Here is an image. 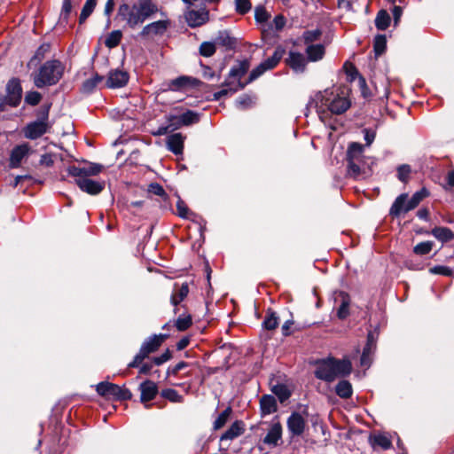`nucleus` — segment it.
<instances>
[{"label":"nucleus","instance_id":"1","mask_svg":"<svg viewBox=\"0 0 454 454\" xmlns=\"http://www.w3.org/2000/svg\"><path fill=\"white\" fill-rule=\"evenodd\" d=\"M308 106L315 108L320 120L325 121L330 114H344L351 106V101L344 89H326L317 92Z\"/></svg>","mask_w":454,"mask_h":454},{"label":"nucleus","instance_id":"2","mask_svg":"<svg viewBox=\"0 0 454 454\" xmlns=\"http://www.w3.org/2000/svg\"><path fill=\"white\" fill-rule=\"evenodd\" d=\"M158 12L164 15L153 0H135L132 4H121L118 8V16L132 29L153 19Z\"/></svg>","mask_w":454,"mask_h":454},{"label":"nucleus","instance_id":"3","mask_svg":"<svg viewBox=\"0 0 454 454\" xmlns=\"http://www.w3.org/2000/svg\"><path fill=\"white\" fill-rule=\"evenodd\" d=\"M102 169V165L90 162L83 167L69 166L67 172L69 176L74 177V183L82 192L97 195L104 190L105 183L92 180L90 176H97Z\"/></svg>","mask_w":454,"mask_h":454},{"label":"nucleus","instance_id":"4","mask_svg":"<svg viewBox=\"0 0 454 454\" xmlns=\"http://www.w3.org/2000/svg\"><path fill=\"white\" fill-rule=\"evenodd\" d=\"M351 371L352 364L348 359L328 357L317 363L315 376L321 380L333 382L337 378L349 375Z\"/></svg>","mask_w":454,"mask_h":454},{"label":"nucleus","instance_id":"5","mask_svg":"<svg viewBox=\"0 0 454 454\" xmlns=\"http://www.w3.org/2000/svg\"><path fill=\"white\" fill-rule=\"evenodd\" d=\"M364 152V146L359 143L352 142L348 145L346 153L347 173L348 176L360 179L367 176L370 165Z\"/></svg>","mask_w":454,"mask_h":454},{"label":"nucleus","instance_id":"6","mask_svg":"<svg viewBox=\"0 0 454 454\" xmlns=\"http://www.w3.org/2000/svg\"><path fill=\"white\" fill-rule=\"evenodd\" d=\"M248 69L249 62L247 60L239 61L238 64L234 65L229 72L228 80L223 83L224 88L214 93V99L219 100L229 93H234L239 90L244 89L248 82L242 83L240 79L246 74Z\"/></svg>","mask_w":454,"mask_h":454},{"label":"nucleus","instance_id":"7","mask_svg":"<svg viewBox=\"0 0 454 454\" xmlns=\"http://www.w3.org/2000/svg\"><path fill=\"white\" fill-rule=\"evenodd\" d=\"M63 73L64 66L59 60H48L34 75V83L37 88L54 85L61 79Z\"/></svg>","mask_w":454,"mask_h":454},{"label":"nucleus","instance_id":"8","mask_svg":"<svg viewBox=\"0 0 454 454\" xmlns=\"http://www.w3.org/2000/svg\"><path fill=\"white\" fill-rule=\"evenodd\" d=\"M168 338L167 334L153 335L146 339L140 347L138 353L135 356L132 362L128 366L129 368H137L143 361L149 356L151 353L155 352L161 343Z\"/></svg>","mask_w":454,"mask_h":454},{"label":"nucleus","instance_id":"9","mask_svg":"<svg viewBox=\"0 0 454 454\" xmlns=\"http://www.w3.org/2000/svg\"><path fill=\"white\" fill-rule=\"evenodd\" d=\"M96 391L103 397L118 401L129 400L132 397V394L128 388L108 381L99 382L96 386Z\"/></svg>","mask_w":454,"mask_h":454},{"label":"nucleus","instance_id":"10","mask_svg":"<svg viewBox=\"0 0 454 454\" xmlns=\"http://www.w3.org/2000/svg\"><path fill=\"white\" fill-rule=\"evenodd\" d=\"M285 54V50L282 47L276 48L271 57L268 58L254 68L248 77L247 82H252L258 77L262 75L266 71L271 70L277 67Z\"/></svg>","mask_w":454,"mask_h":454},{"label":"nucleus","instance_id":"11","mask_svg":"<svg viewBox=\"0 0 454 454\" xmlns=\"http://www.w3.org/2000/svg\"><path fill=\"white\" fill-rule=\"evenodd\" d=\"M170 26V20H160L145 25L139 33V36L145 39L163 35Z\"/></svg>","mask_w":454,"mask_h":454},{"label":"nucleus","instance_id":"12","mask_svg":"<svg viewBox=\"0 0 454 454\" xmlns=\"http://www.w3.org/2000/svg\"><path fill=\"white\" fill-rule=\"evenodd\" d=\"M5 97L8 106L12 107L19 106L22 98V88L18 78H12L8 81Z\"/></svg>","mask_w":454,"mask_h":454},{"label":"nucleus","instance_id":"13","mask_svg":"<svg viewBox=\"0 0 454 454\" xmlns=\"http://www.w3.org/2000/svg\"><path fill=\"white\" fill-rule=\"evenodd\" d=\"M47 116L48 111H46L44 120L27 124L24 130L25 137L29 139H36L46 133L48 129Z\"/></svg>","mask_w":454,"mask_h":454},{"label":"nucleus","instance_id":"14","mask_svg":"<svg viewBox=\"0 0 454 454\" xmlns=\"http://www.w3.org/2000/svg\"><path fill=\"white\" fill-rule=\"evenodd\" d=\"M306 420L299 412H293L287 419V428L293 436H300L303 434Z\"/></svg>","mask_w":454,"mask_h":454},{"label":"nucleus","instance_id":"15","mask_svg":"<svg viewBox=\"0 0 454 454\" xmlns=\"http://www.w3.org/2000/svg\"><path fill=\"white\" fill-rule=\"evenodd\" d=\"M129 79V75L126 71L115 69L108 74L106 86L108 88H121L125 86Z\"/></svg>","mask_w":454,"mask_h":454},{"label":"nucleus","instance_id":"16","mask_svg":"<svg viewBox=\"0 0 454 454\" xmlns=\"http://www.w3.org/2000/svg\"><path fill=\"white\" fill-rule=\"evenodd\" d=\"M308 60L303 54L296 51H289L288 58L286 59L287 66L295 73H303L306 69Z\"/></svg>","mask_w":454,"mask_h":454},{"label":"nucleus","instance_id":"17","mask_svg":"<svg viewBox=\"0 0 454 454\" xmlns=\"http://www.w3.org/2000/svg\"><path fill=\"white\" fill-rule=\"evenodd\" d=\"M139 390L141 392V402L145 403V408H149L150 405L147 404L146 403L153 400L156 396L158 393L157 385L153 381L147 380L140 384Z\"/></svg>","mask_w":454,"mask_h":454},{"label":"nucleus","instance_id":"18","mask_svg":"<svg viewBox=\"0 0 454 454\" xmlns=\"http://www.w3.org/2000/svg\"><path fill=\"white\" fill-rule=\"evenodd\" d=\"M184 18L189 27H196L202 26L208 20V12L206 10H190L185 13Z\"/></svg>","mask_w":454,"mask_h":454},{"label":"nucleus","instance_id":"19","mask_svg":"<svg viewBox=\"0 0 454 454\" xmlns=\"http://www.w3.org/2000/svg\"><path fill=\"white\" fill-rule=\"evenodd\" d=\"M29 146L27 144L15 146L10 154L9 167L11 168H17L20 167L22 160L27 156Z\"/></svg>","mask_w":454,"mask_h":454},{"label":"nucleus","instance_id":"20","mask_svg":"<svg viewBox=\"0 0 454 454\" xmlns=\"http://www.w3.org/2000/svg\"><path fill=\"white\" fill-rule=\"evenodd\" d=\"M335 303H340L337 309V317L340 319H345L349 315L350 297L345 292L335 294Z\"/></svg>","mask_w":454,"mask_h":454},{"label":"nucleus","instance_id":"21","mask_svg":"<svg viewBox=\"0 0 454 454\" xmlns=\"http://www.w3.org/2000/svg\"><path fill=\"white\" fill-rule=\"evenodd\" d=\"M185 137L181 133H175L168 137L167 148L176 155L183 153Z\"/></svg>","mask_w":454,"mask_h":454},{"label":"nucleus","instance_id":"22","mask_svg":"<svg viewBox=\"0 0 454 454\" xmlns=\"http://www.w3.org/2000/svg\"><path fill=\"white\" fill-rule=\"evenodd\" d=\"M276 398L270 395H264L260 400V409L262 416L270 415L277 411Z\"/></svg>","mask_w":454,"mask_h":454},{"label":"nucleus","instance_id":"23","mask_svg":"<svg viewBox=\"0 0 454 454\" xmlns=\"http://www.w3.org/2000/svg\"><path fill=\"white\" fill-rule=\"evenodd\" d=\"M244 424L242 421H235L232 425L228 428V430L222 434L220 441H231L238 436L241 435L244 433Z\"/></svg>","mask_w":454,"mask_h":454},{"label":"nucleus","instance_id":"24","mask_svg":"<svg viewBox=\"0 0 454 454\" xmlns=\"http://www.w3.org/2000/svg\"><path fill=\"white\" fill-rule=\"evenodd\" d=\"M408 195L406 193L400 194L392 204L389 214L393 217H398L402 213H407L405 206L407 203Z\"/></svg>","mask_w":454,"mask_h":454},{"label":"nucleus","instance_id":"25","mask_svg":"<svg viewBox=\"0 0 454 454\" xmlns=\"http://www.w3.org/2000/svg\"><path fill=\"white\" fill-rule=\"evenodd\" d=\"M281 435L282 427L279 423H276L272 425L268 431L266 436L263 439V442L270 446H276L278 440L281 438Z\"/></svg>","mask_w":454,"mask_h":454},{"label":"nucleus","instance_id":"26","mask_svg":"<svg viewBox=\"0 0 454 454\" xmlns=\"http://www.w3.org/2000/svg\"><path fill=\"white\" fill-rule=\"evenodd\" d=\"M194 82H196L195 79H192L188 76H179L174 80H171L169 82L166 84L167 89L169 90H180L189 85H193Z\"/></svg>","mask_w":454,"mask_h":454},{"label":"nucleus","instance_id":"27","mask_svg":"<svg viewBox=\"0 0 454 454\" xmlns=\"http://www.w3.org/2000/svg\"><path fill=\"white\" fill-rule=\"evenodd\" d=\"M325 46L323 44H309L306 48V53L308 55V60L318 61L323 59L325 55Z\"/></svg>","mask_w":454,"mask_h":454},{"label":"nucleus","instance_id":"28","mask_svg":"<svg viewBox=\"0 0 454 454\" xmlns=\"http://www.w3.org/2000/svg\"><path fill=\"white\" fill-rule=\"evenodd\" d=\"M215 43L231 50L235 48L237 42L234 37L231 36L229 31L223 30L219 31L215 38Z\"/></svg>","mask_w":454,"mask_h":454},{"label":"nucleus","instance_id":"29","mask_svg":"<svg viewBox=\"0 0 454 454\" xmlns=\"http://www.w3.org/2000/svg\"><path fill=\"white\" fill-rule=\"evenodd\" d=\"M428 195H429V192L425 188H422L420 191L416 192L411 196V198L409 200H407V203L405 206V210L411 211V210L414 209L420 203V201L423 199H425L426 197H427Z\"/></svg>","mask_w":454,"mask_h":454},{"label":"nucleus","instance_id":"30","mask_svg":"<svg viewBox=\"0 0 454 454\" xmlns=\"http://www.w3.org/2000/svg\"><path fill=\"white\" fill-rule=\"evenodd\" d=\"M103 76L95 74L91 78L85 80L81 87V91L85 94L91 93L99 82L103 81Z\"/></svg>","mask_w":454,"mask_h":454},{"label":"nucleus","instance_id":"31","mask_svg":"<svg viewBox=\"0 0 454 454\" xmlns=\"http://www.w3.org/2000/svg\"><path fill=\"white\" fill-rule=\"evenodd\" d=\"M335 392L340 398L348 399L353 394L352 385L348 380H340L335 387Z\"/></svg>","mask_w":454,"mask_h":454},{"label":"nucleus","instance_id":"32","mask_svg":"<svg viewBox=\"0 0 454 454\" xmlns=\"http://www.w3.org/2000/svg\"><path fill=\"white\" fill-rule=\"evenodd\" d=\"M344 69L347 74V80L348 82H352L356 78H358L359 86L362 89H364L366 86L365 80L361 75H359L357 69L353 65H348L346 63L344 65Z\"/></svg>","mask_w":454,"mask_h":454},{"label":"nucleus","instance_id":"33","mask_svg":"<svg viewBox=\"0 0 454 454\" xmlns=\"http://www.w3.org/2000/svg\"><path fill=\"white\" fill-rule=\"evenodd\" d=\"M433 236L442 242H447L453 239V232L447 227H435L432 230Z\"/></svg>","mask_w":454,"mask_h":454},{"label":"nucleus","instance_id":"34","mask_svg":"<svg viewBox=\"0 0 454 454\" xmlns=\"http://www.w3.org/2000/svg\"><path fill=\"white\" fill-rule=\"evenodd\" d=\"M189 294V286L187 283L182 284L180 288L172 294L171 303L174 307H176Z\"/></svg>","mask_w":454,"mask_h":454},{"label":"nucleus","instance_id":"35","mask_svg":"<svg viewBox=\"0 0 454 454\" xmlns=\"http://www.w3.org/2000/svg\"><path fill=\"white\" fill-rule=\"evenodd\" d=\"M390 23V16L387 11L381 10L378 12L375 19V26L379 30H385Z\"/></svg>","mask_w":454,"mask_h":454},{"label":"nucleus","instance_id":"36","mask_svg":"<svg viewBox=\"0 0 454 454\" xmlns=\"http://www.w3.org/2000/svg\"><path fill=\"white\" fill-rule=\"evenodd\" d=\"M179 120L184 126H189L200 121V114L194 111L187 110L179 115Z\"/></svg>","mask_w":454,"mask_h":454},{"label":"nucleus","instance_id":"37","mask_svg":"<svg viewBox=\"0 0 454 454\" xmlns=\"http://www.w3.org/2000/svg\"><path fill=\"white\" fill-rule=\"evenodd\" d=\"M279 319L274 311L268 310L266 317L262 322V325L267 330H274L278 327Z\"/></svg>","mask_w":454,"mask_h":454},{"label":"nucleus","instance_id":"38","mask_svg":"<svg viewBox=\"0 0 454 454\" xmlns=\"http://www.w3.org/2000/svg\"><path fill=\"white\" fill-rule=\"evenodd\" d=\"M192 320L190 314H182L175 321L174 325L180 332L187 330L192 325Z\"/></svg>","mask_w":454,"mask_h":454},{"label":"nucleus","instance_id":"39","mask_svg":"<svg viewBox=\"0 0 454 454\" xmlns=\"http://www.w3.org/2000/svg\"><path fill=\"white\" fill-rule=\"evenodd\" d=\"M96 4L97 0H86L79 17L80 23H83L89 18V16L93 12Z\"/></svg>","mask_w":454,"mask_h":454},{"label":"nucleus","instance_id":"40","mask_svg":"<svg viewBox=\"0 0 454 454\" xmlns=\"http://www.w3.org/2000/svg\"><path fill=\"white\" fill-rule=\"evenodd\" d=\"M121 37L122 33L121 30H114L106 36L105 44L110 49L114 48L120 43Z\"/></svg>","mask_w":454,"mask_h":454},{"label":"nucleus","instance_id":"41","mask_svg":"<svg viewBox=\"0 0 454 454\" xmlns=\"http://www.w3.org/2000/svg\"><path fill=\"white\" fill-rule=\"evenodd\" d=\"M372 443L374 447H380L382 450H387L391 447V441L384 434H377L372 438Z\"/></svg>","mask_w":454,"mask_h":454},{"label":"nucleus","instance_id":"42","mask_svg":"<svg viewBox=\"0 0 454 454\" xmlns=\"http://www.w3.org/2000/svg\"><path fill=\"white\" fill-rule=\"evenodd\" d=\"M386 46H387L386 35H378L377 36H375L373 48H374L376 56L381 55L385 51Z\"/></svg>","mask_w":454,"mask_h":454},{"label":"nucleus","instance_id":"43","mask_svg":"<svg viewBox=\"0 0 454 454\" xmlns=\"http://www.w3.org/2000/svg\"><path fill=\"white\" fill-rule=\"evenodd\" d=\"M231 413V409L230 407L226 408L224 411H223L216 419L214 422V429L218 430L222 428L225 423L227 422L230 415Z\"/></svg>","mask_w":454,"mask_h":454},{"label":"nucleus","instance_id":"44","mask_svg":"<svg viewBox=\"0 0 454 454\" xmlns=\"http://www.w3.org/2000/svg\"><path fill=\"white\" fill-rule=\"evenodd\" d=\"M161 396L169 400L172 403H182L184 398L179 393L172 388L163 389L161 391Z\"/></svg>","mask_w":454,"mask_h":454},{"label":"nucleus","instance_id":"45","mask_svg":"<svg viewBox=\"0 0 454 454\" xmlns=\"http://www.w3.org/2000/svg\"><path fill=\"white\" fill-rule=\"evenodd\" d=\"M215 43L211 42H204L200 46V53L203 57H211L215 52Z\"/></svg>","mask_w":454,"mask_h":454},{"label":"nucleus","instance_id":"46","mask_svg":"<svg viewBox=\"0 0 454 454\" xmlns=\"http://www.w3.org/2000/svg\"><path fill=\"white\" fill-rule=\"evenodd\" d=\"M273 393L278 397V399H279V401L281 403H283L286 400H287L290 397V395H291L290 391L284 385H277V386H275L273 387Z\"/></svg>","mask_w":454,"mask_h":454},{"label":"nucleus","instance_id":"47","mask_svg":"<svg viewBox=\"0 0 454 454\" xmlns=\"http://www.w3.org/2000/svg\"><path fill=\"white\" fill-rule=\"evenodd\" d=\"M254 104V98L249 95H242L236 100V105L239 108L245 109L252 106Z\"/></svg>","mask_w":454,"mask_h":454},{"label":"nucleus","instance_id":"48","mask_svg":"<svg viewBox=\"0 0 454 454\" xmlns=\"http://www.w3.org/2000/svg\"><path fill=\"white\" fill-rule=\"evenodd\" d=\"M321 31L319 29L308 30L303 33V40L306 44L311 43L319 39Z\"/></svg>","mask_w":454,"mask_h":454},{"label":"nucleus","instance_id":"49","mask_svg":"<svg viewBox=\"0 0 454 454\" xmlns=\"http://www.w3.org/2000/svg\"><path fill=\"white\" fill-rule=\"evenodd\" d=\"M42 95L37 91H29L25 96V102L30 106H36L40 103Z\"/></svg>","mask_w":454,"mask_h":454},{"label":"nucleus","instance_id":"50","mask_svg":"<svg viewBox=\"0 0 454 454\" xmlns=\"http://www.w3.org/2000/svg\"><path fill=\"white\" fill-rule=\"evenodd\" d=\"M410 173H411V167L407 164L401 165L397 168L398 179L403 183H406L408 181Z\"/></svg>","mask_w":454,"mask_h":454},{"label":"nucleus","instance_id":"51","mask_svg":"<svg viewBox=\"0 0 454 454\" xmlns=\"http://www.w3.org/2000/svg\"><path fill=\"white\" fill-rule=\"evenodd\" d=\"M431 250V242H421L414 247V253L420 255L427 254Z\"/></svg>","mask_w":454,"mask_h":454},{"label":"nucleus","instance_id":"52","mask_svg":"<svg viewBox=\"0 0 454 454\" xmlns=\"http://www.w3.org/2000/svg\"><path fill=\"white\" fill-rule=\"evenodd\" d=\"M236 11L240 14L247 13L251 9V3L249 0H236Z\"/></svg>","mask_w":454,"mask_h":454},{"label":"nucleus","instance_id":"53","mask_svg":"<svg viewBox=\"0 0 454 454\" xmlns=\"http://www.w3.org/2000/svg\"><path fill=\"white\" fill-rule=\"evenodd\" d=\"M148 192L160 196L161 198H165L167 196L166 192L164 191L163 187L157 184V183H152L148 186Z\"/></svg>","mask_w":454,"mask_h":454},{"label":"nucleus","instance_id":"54","mask_svg":"<svg viewBox=\"0 0 454 454\" xmlns=\"http://www.w3.org/2000/svg\"><path fill=\"white\" fill-rule=\"evenodd\" d=\"M166 118H167L168 125L169 126L171 131L177 129L181 128L182 126H184L183 123H181V121L179 120V115L169 114V115H167Z\"/></svg>","mask_w":454,"mask_h":454},{"label":"nucleus","instance_id":"55","mask_svg":"<svg viewBox=\"0 0 454 454\" xmlns=\"http://www.w3.org/2000/svg\"><path fill=\"white\" fill-rule=\"evenodd\" d=\"M254 18L257 22L262 23L268 20L269 14L263 6H257L254 10Z\"/></svg>","mask_w":454,"mask_h":454},{"label":"nucleus","instance_id":"56","mask_svg":"<svg viewBox=\"0 0 454 454\" xmlns=\"http://www.w3.org/2000/svg\"><path fill=\"white\" fill-rule=\"evenodd\" d=\"M176 209H177V215L182 218H188L189 217V209L186 207L185 203L179 199L176 202Z\"/></svg>","mask_w":454,"mask_h":454},{"label":"nucleus","instance_id":"57","mask_svg":"<svg viewBox=\"0 0 454 454\" xmlns=\"http://www.w3.org/2000/svg\"><path fill=\"white\" fill-rule=\"evenodd\" d=\"M430 272L434 274H440L443 276H451L452 270L447 266H434L430 269Z\"/></svg>","mask_w":454,"mask_h":454},{"label":"nucleus","instance_id":"58","mask_svg":"<svg viewBox=\"0 0 454 454\" xmlns=\"http://www.w3.org/2000/svg\"><path fill=\"white\" fill-rule=\"evenodd\" d=\"M172 355L169 349H167L164 353H162L160 356H156L153 358V363L156 365H160L165 362L168 361L171 358Z\"/></svg>","mask_w":454,"mask_h":454},{"label":"nucleus","instance_id":"59","mask_svg":"<svg viewBox=\"0 0 454 454\" xmlns=\"http://www.w3.org/2000/svg\"><path fill=\"white\" fill-rule=\"evenodd\" d=\"M285 25L286 20L282 15L276 16L271 23V27H274L276 31L281 30L285 27Z\"/></svg>","mask_w":454,"mask_h":454},{"label":"nucleus","instance_id":"60","mask_svg":"<svg viewBox=\"0 0 454 454\" xmlns=\"http://www.w3.org/2000/svg\"><path fill=\"white\" fill-rule=\"evenodd\" d=\"M363 133H364V138L366 142V145L370 146L375 139V137H376L375 131L369 129H364Z\"/></svg>","mask_w":454,"mask_h":454},{"label":"nucleus","instance_id":"61","mask_svg":"<svg viewBox=\"0 0 454 454\" xmlns=\"http://www.w3.org/2000/svg\"><path fill=\"white\" fill-rule=\"evenodd\" d=\"M188 366V363L186 362H179L174 367L168 368L167 374L168 375H176L181 370L186 368Z\"/></svg>","mask_w":454,"mask_h":454},{"label":"nucleus","instance_id":"62","mask_svg":"<svg viewBox=\"0 0 454 454\" xmlns=\"http://www.w3.org/2000/svg\"><path fill=\"white\" fill-rule=\"evenodd\" d=\"M72 9V4L70 0H64L62 4V11H61V16L64 17V19H67Z\"/></svg>","mask_w":454,"mask_h":454},{"label":"nucleus","instance_id":"63","mask_svg":"<svg viewBox=\"0 0 454 454\" xmlns=\"http://www.w3.org/2000/svg\"><path fill=\"white\" fill-rule=\"evenodd\" d=\"M40 164L50 167L53 164V159L51 154L45 153L41 156Z\"/></svg>","mask_w":454,"mask_h":454},{"label":"nucleus","instance_id":"64","mask_svg":"<svg viewBox=\"0 0 454 454\" xmlns=\"http://www.w3.org/2000/svg\"><path fill=\"white\" fill-rule=\"evenodd\" d=\"M395 24L396 25L403 14V9L400 6L395 5L392 10Z\"/></svg>","mask_w":454,"mask_h":454}]
</instances>
